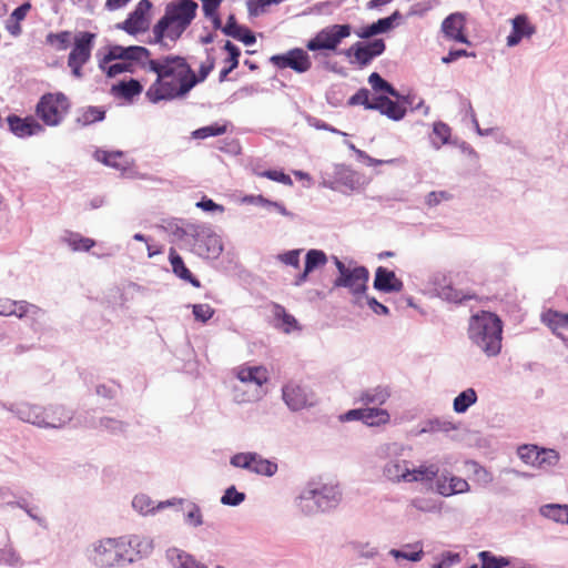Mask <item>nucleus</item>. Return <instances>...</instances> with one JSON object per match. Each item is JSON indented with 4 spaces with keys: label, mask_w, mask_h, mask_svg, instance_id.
I'll return each instance as SVG.
<instances>
[{
    "label": "nucleus",
    "mask_w": 568,
    "mask_h": 568,
    "mask_svg": "<svg viewBox=\"0 0 568 568\" xmlns=\"http://www.w3.org/2000/svg\"><path fill=\"white\" fill-rule=\"evenodd\" d=\"M542 322L558 336L568 329V313L548 310L542 314Z\"/></svg>",
    "instance_id": "27"
},
{
    "label": "nucleus",
    "mask_w": 568,
    "mask_h": 568,
    "mask_svg": "<svg viewBox=\"0 0 568 568\" xmlns=\"http://www.w3.org/2000/svg\"><path fill=\"white\" fill-rule=\"evenodd\" d=\"M65 242L73 251H89L95 245L94 240L84 237L79 233H70L65 237Z\"/></svg>",
    "instance_id": "41"
},
{
    "label": "nucleus",
    "mask_w": 568,
    "mask_h": 568,
    "mask_svg": "<svg viewBox=\"0 0 568 568\" xmlns=\"http://www.w3.org/2000/svg\"><path fill=\"white\" fill-rule=\"evenodd\" d=\"M126 48L121 45H114L109 49V52L104 55L101 61V68H105V64L113 62L114 60H125Z\"/></svg>",
    "instance_id": "56"
},
{
    "label": "nucleus",
    "mask_w": 568,
    "mask_h": 568,
    "mask_svg": "<svg viewBox=\"0 0 568 568\" xmlns=\"http://www.w3.org/2000/svg\"><path fill=\"white\" fill-rule=\"evenodd\" d=\"M439 294L443 298L454 303L477 298L475 293H464L463 291L454 288L452 285L442 287Z\"/></svg>",
    "instance_id": "39"
},
{
    "label": "nucleus",
    "mask_w": 568,
    "mask_h": 568,
    "mask_svg": "<svg viewBox=\"0 0 568 568\" xmlns=\"http://www.w3.org/2000/svg\"><path fill=\"white\" fill-rule=\"evenodd\" d=\"M104 116H105V112L101 108L88 106L87 109H84L82 111L78 121L82 125H89V124L95 123L98 121H102L104 119Z\"/></svg>",
    "instance_id": "44"
},
{
    "label": "nucleus",
    "mask_w": 568,
    "mask_h": 568,
    "mask_svg": "<svg viewBox=\"0 0 568 568\" xmlns=\"http://www.w3.org/2000/svg\"><path fill=\"white\" fill-rule=\"evenodd\" d=\"M45 426L60 428L67 425L73 417L72 410L63 405H50L44 407Z\"/></svg>",
    "instance_id": "19"
},
{
    "label": "nucleus",
    "mask_w": 568,
    "mask_h": 568,
    "mask_svg": "<svg viewBox=\"0 0 568 568\" xmlns=\"http://www.w3.org/2000/svg\"><path fill=\"white\" fill-rule=\"evenodd\" d=\"M245 498L243 493H239L234 486L227 488L221 498L222 504L230 506L240 505Z\"/></svg>",
    "instance_id": "55"
},
{
    "label": "nucleus",
    "mask_w": 568,
    "mask_h": 568,
    "mask_svg": "<svg viewBox=\"0 0 568 568\" xmlns=\"http://www.w3.org/2000/svg\"><path fill=\"white\" fill-rule=\"evenodd\" d=\"M442 32L449 41L460 42L468 45L470 44L466 36L465 16L459 12L452 13L444 19L442 22Z\"/></svg>",
    "instance_id": "12"
},
{
    "label": "nucleus",
    "mask_w": 568,
    "mask_h": 568,
    "mask_svg": "<svg viewBox=\"0 0 568 568\" xmlns=\"http://www.w3.org/2000/svg\"><path fill=\"white\" fill-rule=\"evenodd\" d=\"M351 149L356 153V155H357V158L359 160H363L369 166H377V165H381V164L385 163L382 160H377V159H374V158L369 156L366 152H364L363 150L357 149L353 144L351 145Z\"/></svg>",
    "instance_id": "64"
},
{
    "label": "nucleus",
    "mask_w": 568,
    "mask_h": 568,
    "mask_svg": "<svg viewBox=\"0 0 568 568\" xmlns=\"http://www.w3.org/2000/svg\"><path fill=\"white\" fill-rule=\"evenodd\" d=\"M270 62L278 69L290 68L297 73H305L312 68L310 54L301 48L288 50L283 54H274L270 58Z\"/></svg>",
    "instance_id": "10"
},
{
    "label": "nucleus",
    "mask_w": 568,
    "mask_h": 568,
    "mask_svg": "<svg viewBox=\"0 0 568 568\" xmlns=\"http://www.w3.org/2000/svg\"><path fill=\"white\" fill-rule=\"evenodd\" d=\"M338 277L334 281L335 287H346L353 294H362L367 290L369 272L365 266L347 267L342 261L335 258Z\"/></svg>",
    "instance_id": "8"
},
{
    "label": "nucleus",
    "mask_w": 568,
    "mask_h": 568,
    "mask_svg": "<svg viewBox=\"0 0 568 568\" xmlns=\"http://www.w3.org/2000/svg\"><path fill=\"white\" fill-rule=\"evenodd\" d=\"M252 462H254V453H240L231 458V464L234 467L244 469H250Z\"/></svg>",
    "instance_id": "59"
},
{
    "label": "nucleus",
    "mask_w": 568,
    "mask_h": 568,
    "mask_svg": "<svg viewBox=\"0 0 568 568\" xmlns=\"http://www.w3.org/2000/svg\"><path fill=\"white\" fill-rule=\"evenodd\" d=\"M468 335L487 356H496L501 349L503 322L496 314L480 311L470 317Z\"/></svg>",
    "instance_id": "4"
},
{
    "label": "nucleus",
    "mask_w": 568,
    "mask_h": 568,
    "mask_svg": "<svg viewBox=\"0 0 568 568\" xmlns=\"http://www.w3.org/2000/svg\"><path fill=\"white\" fill-rule=\"evenodd\" d=\"M172 504L173 503H171V501L159 503L158 506L155 507L153 505V501L150 499V497H148L145 495H136L132 500L133 508L136 509L142 515L151 514L155 509H161V508L165 507L166 505H172Z\"/></svg>",
    "instance_id": "37"
},
{
    "label": "nucleus",
    "mask_w": 568,
    "mask_h": 568,
    "mask_svg": "<svg viewBox=\"0 0 568 568\" xmlns=\"http://www.w3.org/2000/svg\"><path fill=\"white\" fill-rule=\"evenodd\" d=\"M70 101L62 92L43 94L36 105V114L45 125H59L70 111Z\"/></svg>",
    "instance_id": "5"
},
{
    "label": "nucleus",
    "mask_w": 568,
    "mask_h": 568,
    "mask_svg": "<svg viewBox=\"0 0 568 568\" xmlns=\"http://www.w3.org/2000/svg\"><path fill=\"white\" fill-rule=\"evenodd\" d=\"M195 248L200 255L207 258L217 257L223 250L221 240L215 234L197 236L195 241Z\"/></svg>",
    "instance_id": "22"
},
{
    "label": "nucleus",
    "mask_w": 568,
    "mask_h": 568,
    "mask_svg": "<svg viewBox=\"0 0 568 568\" xmlns=\"http://www.w3.org/2000/svg\"><path fill=\"white\" fill-rule=\"evenodd\" d=\"M97 34L89 31H80L73 38V44L68 55V67L75 78L82 77V68L92 54Z\"/></svg>",
    "instance_id": "6"
},
{
    "label": "nucleus",
    "mask_w": 568,
    "mask_h": 568,
    "mask_svg": "<svg viewBox=\"0 0 568 568\" xmlns=\"http://www.w3.org/2000/svg\"><path fill=\"white\" fill-rule=\"evenodd\" d=\"M153 4L150 0H141L128 18L118 24V28L129 34H138L146 31L150 26V11Z\"/></svg>",
    "instance_id": "11"
},
{
    "label": "nucleus",
    "mask_w": 568,
    "mask_h": 568,
    "mask_svg": "<svg viewBox=\"0 0 568 568\" xmlns=\"http://www.w3.org/2000/svg\"><path fill=\"white\" fill-rule=\"evenodd\" d=\"M222 31L226 36L242 41L246 45H252L256 41L254 33L248 28L237 24L234 14L229 16L226 24L223 27Z\"/></svg>",
    "instance_id": "21"
},
{
    "label": "nucleus",
    "mask_w": 568,
    "mask_h": 568,
    "mask_svg": "<svg viewBox=\"0 0 568 568\" xmlns=\"http://www.w3.org/2000/svg\"><path fill=\"white\" fill-rule=\"evenodd\" d=\"M10 131L18 138H28L40 134L44 131L43 126L32 115L20 118L11 114L7 118Z\"/></svg>",
    "instance_id": "14"
},
{
    "label": "nucleus",
    "mask_w": 568,
    "mask_h": 568,
    "mask_svg": "<svg viewBox=\"0 0 568 568\" xmlns=\"http://www.w3.org/2000/svg\"><path fill=\"white\" fill-rule=\"evenodd\" d=\"M542 514L557 523L568 524V506L547 505L544 507Z\"/></svg>",
    "instance_id": "43"
},
{
    "label": "nucleus",
    "mask_w": 568,
    "mask_h": 568,
    "mask_svg": "<svg viewBox=\"0 0 568 568\" xmlns=\"http://www.w3.org/2000/svg\"><path fill=\"white\" fill-rule=\"evenodd\" d=\"M477 400L475 389L467 388L454 399V410L458 414L465 413Z\"/></svg>",
    "instance_id": "38"
},
{
    "label": "nucleus",
    "mask_w": 568,
    "mask_h": 568,
    "mask_svg": "<svg viewBox=\"0 0 568 568\" xmlns=\"http://www.w3.org/2000/svg\"><path fill=\"white\" fill-rule=\"evenodd\" d=\"M369 91L366 88L359 89L348 100V105H364L365 109L373 110L374 99H369Z\"/></svg>",
    "instance_id": "49"
},
{
    "label": "nucleus",
    "mask_w": 568,
    "mask_h": 568,
    "mask_svg": "<svg viewBox=\"0 0 568 568\" xmlns=\"http://www.w3.org/2000/svg\"><path fill=\"white\" fill-rule=\"evenodd\" d=\"M405 468H408L406 466V462H396L387 465L386 467V474L387 476L395 481H403V476L405 473Z\"/></svg>",
    "instance_id": "57"
},
{
    "label": "nucleus",
    "mask_w": 568,
    "mask_h": 568,
    "mask_svg": "<svg viewBox=\"0 0 568 568\" xmlns=\"http://www.w3.org/2000/svg\"><path fill=\"white\" fill-rule=\"evenodd\" d=\"M397 16L398 13L395 12L387 18L379 19L369 26L356 30L355 33L361 39H369L376 34L387 32L393 28L394 21L397 18Z\"/></svg>",
    "instance_id": "25"
},
{
    "label": "nucleus",
    "mask_w": 568,
    "mask_h": 568,
    "mask_svg": "<svg viewBox=\"0 0 568 568\" xmlns=\"http://www.w3.org/2000/svg\"><path fill=\"white\" fill-rule=\"evenodd\" d=\"M41 313L42 310L40 307L26 301H13L8 297L0 298V315L2 316H17L19 318L31 316L36 320Z\"/></svg>",
    "instance_id": "13"
},
{
    "label": "nucleus",
    "mask_w": 568,
    "mask_h": 568,
    "mask_svg": "<svg viewBox=\"0 0 568 568\" xmlns=\"http://www.w3.org/2000/svg\"><path fill=\"white\" fill-rule=\"evenodd\" d=\"M257 175L262 176V178L270 179V180L278 182V183H282L284 185H288V186L293 185V180L291 179V176L282 171L267 170V171L257 173Z\"/></svg>",
    "instance_id": "54"
},
{
    "label": "nucleus",
    "mask_w": 568,
    "mask_h": 568,
    "mask_svg": "<svg viewBox=\"0 0 568 568\" xmlns=\"http://www.w3.org/2000/svg\"><path fill=\"white\" fill-rule=\"evenodd\" d=\"M352 34L351 24H331L320 30L314 38L307 41L310 51H335L341 42Z\"/></svg>",
    "instance_id": "7"
},
{
    "label": "nucleus",
    "mask_w": 568,
    "mask_h": 568,
    "mask_svg": "<svg viewBox=\"0 0 568 568\" xmlns=\"http://www.w3.org/2000/svg\"><path fill=\"white\" fill-rule=\"evenodd\" d=\"M148 69L156 74L155 81L145 92L152 103L184 97L196 85V74L183 57L168 55L149 60Z\"/></svg>",
    "instance_id": "1"
},
{
    "label": "nucleus",
    "mask_w": 568,
    "mask_h": 568,
    "mask_svg": "<svg viewBox=\"0 0 568 568\" xmlns=\"http://www.w3.org/2000/svg\"><path fill=\"white\" fill-rule=\"evenodd\" d=\"M283 399L293 410H300L311 405V396L300 385L288 383L283 387Z\"/></svg>",
    "instance_id": "15"
},
{
    "label": "nucleus",
    "mask_w": 568,
    "mask_h": 568,
    "mask_svg": "<svg viewBox=\"0 0 568 568\" xmlns=\"http://www.w3.org/2000/svg\"><path fill=\"white\" fill-rule=\"evenodd\" d=\"M390 394L386 387L377 386L372 389L363 392L359 396V402L365 405L377 404L383 405L389 398Z\"/></svg>",
    "instance_id": "33"
},
{
    "label": "nucleus",
    "mask_w": 568,
    "mask_h": 568,
    "mask_svg": "<svg viewBox=\"0 0 568 568\" xmlns=\"http://www.w3.org/2000/svg\"><path fill=\"white\" fill-rule=\"evenodd\" d=\"M438 467L435 465H422L418 468L409 469L405 468V473L403 476V481L412 483V481H423V480H433L438 475Z\"/></svg>",
    "instance_id": "28"
},
{
    "label": "nucleus",
    "mask_w": 568,
    "mask_h": 568,
    "mask_svg": "<svg viewBox=\"0 0 568 568\" xmlns=\"http://www.w3.org/2000/svg\"><path fill=\"white\" fill-rule=\"evenodd\" d=\"M169 261L172 266V272L175 276L184 282L190 283L194 287H201V282L191 273V271L184 264L181 255L173 247H171L169 251Z\"/></svg>",
    "instance_id": "20"
},
{
    "label": "nucleus",
    "mask_w": 568,
    "mask_h": 568,
    "mask_svg": "<svg viewBox=\"0 0 568 568\" xmlns=\"http://www.w3.org/2000/svg\"><path fill=\"white\" fill-rule=\"evenodd\" d=\"M224 50L227 51L229 57L224 60L226 64L220 72V81H224L230 72H232L239 65V58L241 55L240 49L231 41H226Z\"/></svg>",
    "instance_id": "32"
},
{
    "label": "nucleus",
    "mask_w": 568,
    "mask_h": 568,
    "mask_svg": "<svg viewBox=\"0 0 568 568\" xmlns=\"http://www.w3.org/2000/svg\"><path fill=\"white\" fill-rule=\"evenodd\" d=\"M225 132H226L225 124L214 123V124L206 125V126H203V128H200V129L193 131L192 136L194 139L203 140V139H206L210 136L222 135Z\"/></svg>",
    "instance_id": "45"
},
{
    "label": "nucleus",
    "mask_w": 568,
    "mask_h": 568,
    "mask_svg": "<svg viewBox=\"0 0 568 568\" xmlns=\"http://www.w3.org/2000/svg\"><path fill=\"white\" fill-rule=\"evenodd\" d=\"M389 554L396 559H407L410 561H419L423 556V550L418 549L416 551H405L398 549H392Z\"/></svg>",
    "instance_id": "61"
},
{
    "label": "nucleus",
    "mask_w": 568,
    "mask_h": 568,
    "mask_svg": "<svg viewBox=\"0 0 568 568\" xmlns=\"http://www.w3.org/2000/svg\"><path fill=\"white\" fill-rule=\"evenodd\" d=\"M511 22L513 30L507 37V44L509 47L517 45L524 38H530L536 31L525 14L515 17Z\"/></svg>",
    "instance_id": "17"
},
{
    "label": "nucleus",
    "mask_w": 568,
    "mask_h": 568,
    "mask_svg": "<svg viewBox=\"0 0 568 568\" xmlns=\"http://www.w3.org/2000/svg\"><path fill=\"white\" fill-rule=\"evenodd\" d=\"M479 557L481 559V568H504L509 565L507 558L495 557L488 551H481Z\"/></svg>",
    "instance_id": "48"
},
{
    "label": "nucleus",
    "mask_w": 568,
    "mask_h": 568,
    "mask_svg": "<svg viewBox=\"0 0 568 568\" xmlns=\"http://www.w3.org/2000/svg\"><path fill=\"white\" fill-rule=\"evenodd\" d=\"M71 32L70 31H61V32H50L45 37V43L49 45H54L57 50L63 51L67 50L70 44Z\"/></svg>",
    "instance_id": "42"
},
{
    "label": "nucleus",
    "mask_w": 568,
    "mask_h": 568,
    "mask_svg": "<svg viewBox=\"0 0 568 568\" xmlns=\"http://www.w3.org/2000/svg\"><path fill=\"white\" fill-rule=\"evenodd\" d=\"M136 554H148L152 549L151 541L139 536L124 538H108L101 540L93 550V561L102 568L120 566L134 561L132 550Z\"/></svg>",
    "instance_id": "3"
},
{
    "label": "nucleus",
    "mask_w": 568,
    "mask_h": 568,
    "mask_svg": "<svg viewBox=\"0 0 568 568\" xmlns=\"http://www.w3.org/2000/svg\"><path fill=\"white\" fill-rule=\"evenodd\" d=\"M390 416L386 409L365 408L363 423L367 426H381L388 424Z\"/></svg>",
    "instance_id": "35"
},
{
    "label": "nucleus",
    "mask_w": 568,
    "mask_h": 568,
    "mask_svg": "<svg viewBox=\"0 0 568 568\" xmlns=\"http://www.w3.org/2000/svg\"><path fill=\"white\" fill-rule=\"evenodd\" d=\"M469 488L468 483L459 477H452L448 488L445 485H440V493L443 495L460 494L467 491Z\"/></svg>",
    "instance_id": "51"
},
{
    "label": "nucleus",
    "mask_w": 568,
    "mask_h": 568,
    "mask_svg": "<svg viewBox=\"0 0 568 568\" xmlns=\"http://www.w3.org/2000/svg\"><path fill=\"white\" fill-rule=\"evenodd\" d=\"M44 413V407L38 405L28 404L21 406L19 409V415L23 420L40 427H47Z\"/></svg>",
    "instance_id": "30"
},
{
    "label": "nucleus",
    "mask_w": 568,
    "mask_h": 568,
    "mask_svg": "<svg viewBox=\"0 0 568 568\" xmlns=\"http://www.w3.org/2000/svg\"><path fill=\"white\" fill-rule=\"evenodd\" d=\"M368 83L372 85L375 91H383L392 97L397 98L398 92L386 81L384 80L377 72H373L368 77Z\"/></svg>",
    "instance_id": "47"
},
{
    "label": "nucleus",
    "mask_w": 568,
    "mask_h": 568,
    "mask_svg": "<svg viewBox=\"0 0 568 568\" xmlns=\"http://www.w3.org/2000/svg\"><path fill=\"white\" fill-rule=\"evenodd\" d=\"M373 110L379 111L390 120L399 121L406 114V108L396 101L390 100L385 95L374 98Z\"/></svg>",
    "instance_id": "18"
},
{
    "label": "nucleus",
    "mask_w": 568,
    "mask_h": 568,
    "mask_svg": "<svg viewBox=\"0 0 568 568\" xmlns=\"http://www.w3.org/2000/svg\"><path fill=\"white\" fill-rule=\"evenodd\" d=\"M213 68H214V59L209 57L206 59V61L200 65L199 75H196V84L199 82L204 81L206 79V77L210 74V72L213 70Z\"/></svg>",
    "instance_id": "63"
},
{
    "label": "nucleus",
    "mask_w": 568,
    "mask_h": 568,
    "mask_svg": "<svg viewBox=\"0 0 568 568\" xmlns=\"http://www.w3.org/2000/svg\"><path fill=\"white\" fill-rule=\"evenodd\" d=\"M452 136V129L448 124L438 121L433 124V132H432V143L436 149L442 148L443 145L447 144L449 142V139Z\"/></svg>",
    "instance_id": "34"
},
{
    "label": "nucleus",
    "mask_w": 568,
    "mask_h": 568,
    "mask_svg": "<svg viewBox=\"0 0 568 568\" xmlns=\"http://www.w3.org/2000/svg\"><path fill=\"white\" fill-rule=\"evenodd\" d=\"M95 158L98 161L104 163L105 165L113 168H124V153L121 151H104L98 150L95 152Z\"/></svg>",
    "instance_id": "36"
},
{
    "label": "nucleus",
    "mask_w": 568,
    "mask_h": 568,
    "mask_svg": "<svg viewBox=\"0 0 568 568\" xmlns=\"http://www.w3.org/2000/svg\"><path fill=\"white\" fill-rule=\"evenodd\" d=\"M199 4L194 0H173L166 3L164 14L152 28L150 43L169 48L175 43L196 18Z\"/></svg>",
    "instance_id": "2"
},
{
    "label": "nucleus",
    "mask_w": 568,
    "mask_h": 568,
    "mask_svg": "<svg viewBox=\"0 0 568 568\" xmlns=\"http://www.w3.org/2000/svg\"><path fill=\"white\" fill-rule=\"evenodd\" d=\"M151 52L149 49L140 45H131L126 48L125 61H143L151 60Z\"/></svg>",
    "instance_id": "52"
},
{
    "label": "nucleus",
    "mask_w": 568,
    "mask_h": 568,
    "mask_svg": "<svg viewBox=\"0 0 568 568\" xmlns=\"http://www.w3.org/2000/svg\"><path fill=\"white\" fill-rule=\"evenodd\" d=\"M385 50V41L383 39H375L369 42H355L345 50L344 54L349 60L351 64L363 69L371 64L375 58L382 55Z\"/></svg>",
    "instance_id": "9"
},
{
    "label": "nucleus",
    "mask_w": 568,
    "mask_h": 568,
    "mask_svg": "<svg viewBox=\"0 0 568 568\" xmlns=\"http://www.w3.org/2000/svg\"><path fill=\"white\" fill-rule=\"evenodd\" d=\"M453 195L447 191H434L427 195L426 203L429 206H436L443 201L452 200Z\"/></svg>",
    "instance_id": "62"
},
{
    "label": "nucleus",
    "mask_w": 568,
    "mask_h": 568,
    "mask_svg": "<svg viewBox=\"0 0 568 568\" xmlns=\"http://www.w3.org/2000/svg\"><path fill=\"white\" fill-rule=\"evenodd\" d=\"M166 557L175 568H207L197 561L192 555L178 548L169 549L166 551Z\"/></svg>",
    "instance_id": "26"
},
{
    "label": "nucleus",
    "mask_w": 568,
    "mask_h": 568,
    "mask_svg": "<svg viewBox=\"0 0 568 568\" xmlns=\"http://www.w3.org/2000/svg\"><path fill=\"white\" fill-rule=\"evenodd\" d=\"M327 263L326 254L321 250H310L305 256V266L303 273H301L296 280L295 285L300 286L306 282L308 274L317 267H322Z\"/></svg>",
    "instance_id": "23"
},
{
    "label": "nucleus",
    "mask_w": 568,
    "mask_h": 568,
    "mask_svg": "<svg viewBox=\"0 0 568 568\" xmlns=\"http://www.w3.org/2000/svg\"><path fill=\"white\" fill-rule=\"evenodd\" d=\"M246 4L250 16L253 17L265 13L267 8L272 6L270 0H248Z\"/></svg>",
    "instance_id": "58"
},
{
    "label": "nucleus",
    "mask_w": 568,
    "mask_h": 568,
    "mask_svg": "<svg viewBox=\"0 0 568 568\" xmlns=\"http://www.w3.org/2000/svg\"><path fill=\"white\" fill-rule=\"evenodd\" d=\"M374 287L381 292H400L404 288V283L399 280L395 272L379 266L376 268Z\"/></svg>",
    "instance_id": "16"
},
{
    "label": "nucleus",
    "mask_w": 568,
    "mask_h": 568,
    "mask_svg": "<svg viewBox=\"0 0 568 568\" xmlns=\"http://www.w3.org/2000/svg\"><path fill=\"white\" fill-rule=\"evenodd\" d=\"M131 63L122 60L120 62H110L105 64V68H102L109 77H115L120 73L130 71Z\"/></svg>",
    "instance_id": "60"
},
{
    "label": "nucleus",
    "mask_w": 568,
    "mask_h": 568,
    "mask_svg": "<svg viewBox=\"0 0 568 568\" xmlns=\"http://www.w3.org/2000/svg\"><path fill=\"white\" fill-rule=\"evenodd\" d=\"M193 315L195 320L206 323L211 320L215 313L214 308L209 304H194L192 307Z\"/></svg>",
    "instance_id": "53"
},
{
    "label": "nucleus",
    "mask_w": 568,
    "mask_h": 568,
    "mask_svg": "<svg viewBox=\"0 0 568 568\" xmlns=\"http://www.w3.org/2000/svg\"><path fill=\"white\" fill-rule=\"evenodd\" d=\"M236 376L243 383H253L257 386H262L268 381V372L263 366H241Z\"/></svg>",
    "instance_id": "24"
},
{
    "label": "nucleus",
    "mask_w": 568,
    "mask_h": 568,
    "mask_svg": "<svg viewBox=\"0 0 568 568\" xmlns=\"http://www.w3.org/2000/svg\"><path fill=\"white\" fill-rule=\"evenodd\" d=\"M273 315L276 320L281 321L278 325L285 333L298 331L301 327L296 318L286 312L285 307L280 304H274Z\"/></svg>",
    "instance_id": "31"
},
{
    "label": "nucleus",
    "mask_w": 568,
    "mask_h": 568,
    "mask_svg": "<svg viewBox=\"0 0 568 568\" xmlns=\"http://www.w3.org/2000/svg\"><path fill=\"white\" fill-rule=\"evenodd\" d=\"M142 90V84L138 80L131 79L129 81H121L120 83L113 85L111 92L115 97L130 101L134 97L139 95Z\"/></svg>",
    "instance_id": "29"
},
{
    "label": "nucleus",
    "mask_w": 568,
    "mask_h": 568,
    "mask_svg": "<svg viewBox=\"0 0 568 568\" xmlns=\"http://www.w3.org/2000/svg\"><path fill=\"white\" fill-rule=\"evenodd\" d=\"M537 460L540 464H536V467L546 468L556 465L559 460V455L554 449L539 448V456Z\"/></svg>",
    "instance_id": "50"
},
{
    "label": "nucleus",
    "mask_w": 568,
    "mask_h": 568,
    "mask_svg": "<svg viewBox=\"0 0 568 568\" xmlns=\"http://www.w3.org/2000/svg\"><path fill=\"white\" fill-rule=\"evenodd\" d=\"M250 470L260 475L272 476L276 473L277 465L267 459H263L254 453V462H252Z\"/></svg>",
    "instance_id": "40"
},
{
    "label": "nucleus",
    "mask_w": 568,
    "mask_h": 568,
    "mask_svg": "<svg viewBox=\"0 0 568 568\" xmlns=\"http://www.w3.org/2000/svg\"><path fill=\"white\" fill-rule=\"evenodd\" d=\"M519 458L526 463L527 465H530L532 467H536V464L538 463V456H539V447L536 445H523L517 450Z\"/></svg>",
    "instance_id": "46"
}]
</instances>
